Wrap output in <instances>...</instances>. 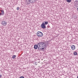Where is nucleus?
I'll use <instances>...</instances> for the list:
<instances>
[{
  "label": "nucleus",
  "mask_w": 78,
  "mask_h": 78,
  "mask_svg": "<svg viewBox=\"0 0 78 78\" xmlns=\"http://www.w3.org/2000/svg\"><path fill=\"white\" fill-rule=\"evenodd\" d=\"M38 50H44V48H46L47 47V44H45V42L43 41L39 42L38 43Z\"/></svg>",
  "instance_id": "nucleus-1"
},
{
  "label": "nucleus",
  "mask_w": 78,
  "mask_h": 78,
  "mask_svg": "<svg viewBox=\"0 0 78 78\" xmlns=\"http://www.w3.org/2000/svg\"><path fill=\"white\" fill-rule=\"evenodd\" d=\"M37 35L38 37H42V36H43V34L41 32L38 31L37 32Z\"/></svg>",
  "instance_id": "nucleus-2"
},
{
  "label": "nucleus",
  "mask_w": 78,
  "mask_h": 78,
  "mask_svg": "<svg viewBox=\"0 0 78 78\" xmlns=\"http://www.w3.org/2000/svg\"><path fill=\"white\" fill-rule=\"evenodd\" d=\"M41 28H43V29H45L46 28V26H45L44 22L42 23V24L41 26Z\"/></svg>",
  "instance_id": "nucleus-3"
},
{
  "label": "nucleus",
  "mask_w": 78,
  "mask_h": 78,
  "mask_svg": "<svg viewBox=\"0 0 78 78\" xmlns=\"http://www.w3.org/2000/svg\"><path fill=\"white\" fill-rule=\"evenodd\" d=\"M1 24L3 26H6L7 24V22L5 21H2L1 22Z\"/></svg>",
  "instance_id": "nucleus-4"
},
{
  "label": "nucleus",
  "mask_w": 78,
  "mask_h": 78,
  "mask_svg": "<svg viewBox=\"0 0 78 78\" xmlns=\"http://www.w3.org/2000/svg\"><path fill=\"white\" fill-rule=\"evenodd\" d=\"M71 49L73 50H75V45H73L71 46Z\"/></svg>",
  "instance_id": "nucleus-5"
},
{
  "label": "nucleus",
  "mask_w": 78,
  "mask_h": 78,
  "mask_svg": "<svg viewBox=\"0 0 78 78\" xmlns=\"http://www.w3.org/2000/svg\"><path fill=\"white\" fill-rule=\"evenodd\" d=\"M38 47H39V46L37 44H35L34 45V49H36L37 48H38Z\"/></svg>",
  "instance_id": "nucleus-6"
},
{
  "label": "nucleus",
  "mask_w": 78,
  "mask_h": 78,
  "mask_svg": "<svg viewBox=\"0 0 78 78\" xmlns=\"http://www.w3.org/2000/svg\"><path fill=\"white\" fill-rule=\"evenodd\" d=\"M28 2H29L30 3H33L34 2L33 1L31 2V0H28Z\"/></svg>",
  "instance_id": "nucleus-7"
},
{
  "label": "nucleus",
  "mask_w": 78,
  "mask_h": 78,
  "mask_svg": "<svg viewBox=\"0 0 78 78\" xmlns=\"http://www.w3.org/2000/svg\"><path fill=\"white\" fill-rule=\"evenodd\" d=\"M48 21H45L44 22V24L45 25H47V24H48Z\"/></svg>",
  "instance_id": "nucleus-8"
},
{
  "label": "nucleus",
  "mask_w": 78,
  "mask_h": 78,
  "mask_svg": "<svg viewBox=\"0 0 78 78\" xmlns=\"http://www.w3.org/2000/svg\"><path fill=\"white\" fill-rule=\"evenodd\" d=\"M73 54L75 56H76V55H77V52L76 51H75L74 52H73Z\"/></svg>",
  "instance_id": "nucleus-9"
},
{
  "label": "nucleus",
  "mask_w": 78,
  "mask_h": 78,
  "mask_svg": "<svg viewBox=\"0 0 78 78\" xmlns=\"http://www.w3.org/2000/svg\"><path fill=\"white\" fill-rule=\"evenodd\" d=\"M16 55H14L12 56V59H15L16 58Z\"/></svg>",
  "instance_id": "nucleus-10"
},
{
  "label": "nucleus",
  "mask_w": 78,
  "mask_h": 78,
  "mask_svg": "<svg viewBox=\"0 0 78 78\" xmlns=\"http://www.w3.org/2000/svg\"><path fill=\"white\" fill-rule=\"evenodd\" d=\"M66 1L67 2H68V3H70L71 2V0H66Z\"/></svg>",
  "instance_id": "nucleus-11"
},
{
  "label": "nucleus",
  "mask_w": 78,
  "mask_h": 78,
  "mask_svg": "<svg viewBox=\"0 0 78 78\" xmlns=\"http://www.w3.org/2000/svg\"><path fill=\"white\" fill-rule=\"evenodd\" d=\"M76 5H78V1H76Z\"/></svg>",
  "instance_id": "nucleus-12"
},
{
  "label": "nucleus",
  "mask_w": 78,
  "mask_h": 78,
  "mask_svg": "<svg viewBox=\"0 0 78 78\" xmlns=\"http://www.w3.org/2000/svg\"><path fill=\"white\" fill-rule=\"evenodd\" d=\"M1 12H2V14H4V11L3 10H2Z\"/></svg>",
  "instance_id": "nucleus-13"
},
{
  "label": "nucleus",
  "mask_w": 78,
  "mask_h": 78,
  "mask_svg": "<svg viewBox=\"0 0 78 78\" xmlns=\"http://www.w3.org/2000/svg\"><path fill=\"white\" fill-rule=\"evenodd\" d=\"M34 64H35V65H37V62H34Z\"/></svg>",
  "instance_id": "nucleus-14"
},
{
  "label": "nucleus",
  "mask_w": 78,
  "mask_h": 78,
  "mask_svg": "<svg viewBox=\"0 0 78 78\" xmlns=\"http://www.w3.org/2000/svg\"><path fill=\"white\" fill-rule=\"evenodd\" d=\"M34 0V2L35 3L36 2H37V0Z\"/></svg>",
  "instance_id": "nucleus-15"
},
{
  "label": "nucleus",
  "mask_w": 78,
  "mask_h": 78,
  "mask_svg": "<svg viewBox=\"0 0 78 78\" xmlns=\"http://www.w3.org/2000/svg\"><path fill=\"white\" fill-rule=\"evenodd\" d=\"M20 78H25V77H23V76H21L20 77Z\"/></svg>",
  "instance_id": "nucleus-16"
},
{
  "label": "nucleus",
  "mask_w": 78,
  "mask_h": 78,
  "mask_svg": "<svg viewBox=\"0 0 78 78\" xmlns=\"http://www.w3.org/2000/svg\"><path fill=\"white\" fill-rule=\"evenodd\" d=\"M17 10H19V7H17L16 9Z\"/></svg>",
  "instance_id": "nucleus-17"
},
{
  "label": "nucleus",
  "mask_w": 78,
  "mask_h": 78,
  "mask_svg": "<svg viewBox=\"0 0 78 78\" xmlns=\"http://www.w3.org/2000/svg\"><path fill=\"white\" fill-rule=\"evenodd\" d=\"M2 78V75H0V78Z\"/></svg>",
  "instance_id": "nucleus-18"
},
{
  "label": "nucleus",
  "mask_w": 78,
  "mask_h": 78,
  "mask_svg": "<svg viewBox=\"0 0 78 78\" xmlns=\"http://www.w3.org/2000/svg\"><path fill=\"white\" fill-rule=\"evenodd\" d=\"M1 14V13H0V15Z\"/></svg>",
  "instance_id": "nucleus-19"
}]
</instances>
